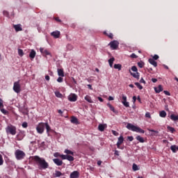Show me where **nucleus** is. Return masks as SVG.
<instances>
[{
  "instance_id": "nucleus-1",
  "label": "nucleus",
  "mask_w": 178,
  "mask_h": 178,
  "mask_svg": "<svg viewBox=\"0 0 178 178\" xmlns=\"http://www.w3.org/2000/svg\"><path fill=\"white\" fill-rule=\"evenodd\" d=\"M32 159L33 162H35V163L37 165H38L39 169H43V170L48 169L49 164L43 158H41L38 156H33L32 157Z\"/></svg>"
},
{
  "instance_id": "nucleus-2",
  "label": "nucleus",
  "mask_w": 178,
  "mask_h": 178,
  "mask_svg": "<svg viewBox=\"0 0 178 178\" xmlns=\"http://www.w3.org/2000/svg\"><path fill=\"white\" fill-rule=\"evenodd\" d=\"M127 129H128V130H131V131H136V133H140L141 134H144V133H145V131H144L143 129L134 126L130 123L127 124Z\"/></svg>"
},
{
  "instance_id": "nucleus-3",
  "label": "nucleus",
  "mask_w": 178,
  "mask_h": 178,
  "mask_svg": "<svg viewBox=\"0 0 178 178\" xmlns=\"http://www.w3.org/2000/svg\"><path fill=\"white\" fill-rule=\"evenodd\" d=\"M15 155L17 161H22V159H24L26 157V153L20 149H17L15 152Z\"/></svg>"
},
{
  "instance_id": "nucleus-4",
  "label": "nucleus",
  "mask_w": 178,
  "mask_h": 178,
  "mask_svg": "<svg viewBox=\"0 0 178 178\" xmlns=\"http://www.w3.org/2000/svg\"><path fill=\"white\" fill-rule=\"evenodd\" d=\"M6 131L8 134H11V136H16L17 129L16 127L13 125L8 126L6 129Z\"/></svg>"
},
{
  "instance_id": "nucleus-5",
  "label": "nucleus",
  "mask_w": 178,
  "mask_h": 178,
  "mask_svg": "<svg viewBox=\"0 0 178 178\" xmlns=\"http://www.w3.org/2000/svg\"><path fill=\"white\" fill-rule=\"evenodd\" d=\"M45 129V123L40 122L36 127V131L39 134H42L44 133V130Z\"/></svg>"
},
{
  "instance_id": "nucleus-6",
  "label": "nucleus",
  "mask_w": 178,
  "mask_h": 178,
  "mask_svg": "<svg viewBox=\"0 0 178 178\" xmlns=\"http://www.w3.org/2000/svg\"><path fill=\"white\" fill-rule=\"evenodd\" d=\"M13 90L15 92H17V94H19V92L22 91L21 86H20V81H18L14 83Z\"/></svg>"
},
{
  "instance_id": "nucleus-7",
  "label": "nucleus",
  "mask_w": 178,
  "mask_h": 178,
  "mask_svg": "<svg viewBox=\"0 0 178 178\" xmlns=\"http://www.w3.org/2000/svg\"><path fill=\"white\" fill-rule=\"evenodd\" d=\"M40 52H41L42 55H43V56H49L51 58H52V54H51V52H49V51H48L47 49H44L42 47L40 48Z\"/></svg>"
},
{
  "instance_id": "nucleus-8",
  "label": "nucleus",
  "mask_w": 178,
  "mask_h": 178,
  "mask_svg": "<svg viewBox=\"0 0 178 178\" xmlns=\"http://www.w3.org/2000/svg\"><path fill=\"white\" fill-rule=\"evenodd\" d=\"M0 111L3 113V115H8V113H9L8 111H6L5 108H3V100L1 98H0Z\"/></svg>"
},
{
  "instance_id": "nucleus-9",
  "label": "nucleus",
  "mask_w": 178,
  "mask_h": 178,
  "mask_svg": "<svg viewBox=\"0 0 178 178\" xmlns=\"http://www.w3.org/2000/svg\"><path fill=\"white\" fill-rule=\"evenodd\" d=\"M122 104L125 108H129L130 106V104L129 102H127V97L124 95H122Z\"/></svg>"
},
{
  "instance_id": "nucleus-10",
  "label": "nucleus",
  "mask_w": 178,
  "mask_h": 178,
  "mask_svg": "<svg viewBox=\"0 0 178 178\" xmlns=\"http://www.w3.org/2000/svg\"><path fill=\"white\" fill-rule=\"evenodd\" d=\"M109 45L112 49H118L119 47V42L116 40H113L109 43Z\"/></svg>"
},
{
  "instance_id": "nucleus-11",
  "label": "nucleus",
  "mask_w": 178,
  "mask_h": 178,
  "mask_svg": "<svg viewBox=\"0 0 178 178\" xmlns=\"http://www.w3.org/2000/svg\"><path fill=\"white\" fill-rule=\"evenodd\" d=\"M61 159L63 160L67 159V161H70V162H73V161H74V157L69 154H65V155L64 154L61 156Z\"/></svg>"
},
{
  "instance_id": "nucleus-12",
  "label": "nucleus",
  "mask_w": 178,
  "mask_h": 178,
  "mask_svg": "<svg viewBox=\"0 0 178 178\" xmlns=\"http://www.w3.org/2000/svg\"><path fill=\"white\" fill-rule=\"evenodd\" d=\"M68 99L70 101V102H76V101H77V95L72 93L68 96Z\"/></svg>"
},
{
  "instance_id": "nucleus-13",
  "label": "nucleus",
  "mask_w": 178,
  "mask_h": 178,
  "mask_svg": "<svg viewBox=\"0 0 178 178\" xmlns=\"http://www.w3.org/2000/svg\"><path fill=\"white\" fill-rule=\"evenodd\" d=\"M124 141V138H123L122 136H120L119 138H118V142H117V147L118 148H120V145H122V144H123V142Z\"/></svg>"
},
{
  "instance_id": "nucleus-14",
  "label": "nucleus",
  "mask_w": 178,
  "mask_h": 178,
  "mask_svg": "<svg viewBox=\"0 0 178 178\" xmlns=\"http://www.w3.org/2000/svg\"><path fill=\"white\" fill-rule=\"evenodd\" d=\"M53 162L57 165V166H62L63 165V161L59 159H54Z\"/></svg>"
},
{
  "instance_id": "nucleus-15",
  "label": "nucleus",
  "mask_w": 178,
  "mask_h": 178,
  "mask_svg": "<svg viewBox=\"0 0 178 178\" xmlns=\"http://www.w3.org/2000/svg\"><path fill=\"white\" fill-rule=\"evenodd\" d=\"M70 122L71 123H73V124H80V122H79V119H77V118L75 116L71 117Z\"/></svg>"
},
{
  "instance_id": "nucleus-16",
  "label": "nucleus",
  "mask_w": 178,
  "mask_h": 178,
  "mask_svg": "<svg viewBox=\"0 0 178 178\" xmlns=\"http://www.w3.org/2000/svg\"><path fill=\"white\" fill-rule=\"evenodd\" d=\"M51 35L54 38H59L60 37V32L59 31H54L51 33Z\"/></svg>"
},
{
  "instance_id": "nucleus-17",
  "label": "nucleus",
  "mask_w": 178,
  "mask_h": 178,
  "mask_svg": "<svg viewBox=\"0 0 178 178\" xmlns=\"http://www.w3.org/2000/svg\"><path fill=\"white\" fill-rule=\"evenodd\" d=\"M80 177V173L78 171H74L70 174V178H78Z\"/></svg>"
},
{
  "instance_id": "nucleus-18",
  "label": "nucleus",
  "mask_w": 178,
  "mask_h": 178,
  "mask_svg": "<svg viewBox=\"0 0 178 178\" xmlns=\"http://www.w3.org/2000/svg\"><path fill=\"white\" fill-rule=\"evenodd\" d=\"M24 138V134L23 132H19L17 136H16V139L17 141H22Z\"/></svg>"
},
{
  "instance_id": "nucleus-19",
  "label": "nucleus",
  "mask_w": 178,
  "mask_h": 178,
  "mask_svg": "<svg viewBox=\"0 0 178 178\" xmlns=\"http://www.w3.org/2000/svg\"><path fill=\"white\" fill-rule=\"evenodd\" d=\"M148 62L149 63H150V65H152L154 67H156V66H158V63H156V61H155L154 58H149Z\"/></svg>"
},
{
  "instance_id": "nucleus-20",
  "label": "nucleus",
  "mask_w": 178,
  "mask_h": 178,
  "mask_svg": "<svg viewBox=\"0 0 178 178\" xmlns=\"http://www.w3.org/2000/svg\"><path fill=\"white\" fill-rule=\"evenodd\" d=\"M154 91L156 94H159L161 91H163V88H162V85H159L157 88H154Z\"/></svg>"
},
{
  "instance_id": "nucleus-21",
  "label": "nucleus",
  "mask_w": 178,
  "mask_h": 178,
  "mask_svg": "<svg viewBox=\"0 0 178 178\" xmlns=\"http://www.w3.org/2000/svg\"><path fill=\"white\" fill-rule=\"evenodd\" d=\"M129 72L131 74V76H133L135 79H137L138 80L140 79V73L139 72H131V71L129 70Z\"/></svg>"
},
{
  "instance_id": "nucleus-22",
  "label": "nucleus",
  "mask_w": 178,
  "mask_h": 178,
  "mask_svg": "<svg viewBox=\"0 0 178 178\" xmlns=\"http://www.w3.org/2000/svg\"><path fill=\"white\" fill-rule=\"evenodd\" d=\"M14 29L17 32L23 31V28H22V25L20 24L14 25Z\"/></svg>"
},
{
  "instance_id": "nucleus-23",
  "label": "nucleus",
  "mask_w": 178,
  "mask_h": 178,
  "mask_svg": "<svg viewBox=\"0 0 178 178\" xmlns=\"http://www.w3.org/2000/svg\"><path fill=\"white\" fill-rule=\"evenodd\" d=\"M170 149L173 152V154H176V152H177L178 150V146H176V145H171Z\"/></svg>"
},
{
  "instance_id": "nucleus-24",
  "label": "nucleus",
  "mask_w": 178,
  "mask_h": 178,
  "mask_svg": "<svg viewBox=\"0 0 178 178\" xmlns=\"http://www.w3.org/2000/svg\"><path fill=\"white\" fill-rule=\"evenodd\" d=\"M57 72L60 77H65V72H63V69H58Z\"/></svg>"
},
{
  "instance_id": "nucleus-25",
  "label": "nucleus",
  "mask_w": 178,
  "mask_h": 178,
  "mask_svg": "<svg viewBox=\"0 0 178 178\" xmlns=\"http://www.w3.org/2000/svg\"><path fill=\"white\" fill-rule=\"evenodd\" d=\"M106 127V124H100L98 126V130L99 131H104V130H105Z\"/></svg>"
},
{
  "instance_id": "nucleus-26",
  "label": "nucleus",
  "mask_w": 178,
  "mask_h": 178,
  "mask_svg": "<svg viewBox=\"0 0 178 178\" xmlns=\"http://www.w3.org/2000/svg\"><path fill=\"white\" fill-rule=\"evenodd\" d=\"M107 106L112 111V112H113V113H118V111L115 110V107H113L112 104H111L110 103H108Z\"/></svg>"
},
{
  "instance_id": "nucleus-27",
  "label": "nucleus",
  "mask_w": 178,
  "mask_h": 178,
  "mask_svg": "<svg viewBox=\"0 0 178 178\" xmlns=\"http://www.w3.org/2000/svg\"><path fill=\"white\" fill-rule=\"evenodd\" d=\"M35 55H36L35 51L31 50V51L30 52V54H29V57L31 59H34L35 58Z\"/></svg>"
},
{
  "instance_id": "nucleus-28",
  "label": "nucleus",
  "mask_w": 178,
  "mask_h": 178,
  "mask_svg": "<svg viewBox=\"0 0 178 178\" xmlns=\"http://www.w3.org/2000/svg\"><path fill=\"white\" fill-rule=\"evenodd\" d=\"M113 62H115V58H111L109 60H108V63H109V65L111 67H113Z\"/></svg>"
},
{
  "instance_id": "nucleus-29",
  "label": "nucleus",
  "mask_w": 178,
  "mask_h": 178,
  "mask_svg": "<svg viewBox=\"0 0 178 178\" xmlns=\"http://www.w3.org/2000/svg\"><path fill=\"white\" fill-rule=\"evenodd\" d=\"M54 176L55 177H60V176H62V172L60 171L56 170Z\"/></svg>"
},
{
  "instance_id": "nucleus-30",
  "label": "nucleus",
  "mask_w": 178,
  "mask_h": 178,
  "mask_svg": "<svg viewBox=\"0 0 178 178\" xmlns=\"http://www.w3.org/2000/svg\"><path fill=\"white\" fill-rule=\"evenodd\" d=\"M85 99H86V101L89 102V104H92V99H91V97H90L89 95H86L85 97Z\"/></svg>"
},
{
  "instance_id": "nucleus-31",
  "label": "nucleus",
  "mask_w": 178,
  "mask_h": 178,
  "mask_svg": "<svg viewBox=\"0 0 178 178\" xmlns=\"http://www.w3.org/2000/svg\"><path fill=\"white\" fill-rule=\"evenodd\" d=\"M104 34H105V35H107V37H108V38H111V40H113V34L112 33H106V32H104Z\"/></svg>"
},
{
  "instance_id": "nucleus-32",
  "label": "nucleus",
  "mask_w": 178,
  "mask_h": 178,
  "mask_svg": "<svg viewBox=\"0 0 178 178\" xmlns=\"http://www.w3.org/2000/svg\"><path fill=\"white\" fill-rule=\"evenodd\" d=\"M170 119H171V120H174L175 122H176V120H178V115H175L174 114H172L170 115Z\"/></svg>"
},
{
  "instance_id": "nucleus-33",
  "label": "nucleus",
  "mask_w": 178,
  "mask_h": 178,
  "mask_svg": "<svg viewBox=\"0 0 178 178\" xmlns=\"http://www.w3.org/2000/svg\"><path fill=\"white\" fill-rule=\"evenodd\" d=\"M145 65V63L142 60H140L138 63V67H140V69H143V67H144Z\"/></svg>"
},
{
  "instance_id": "nucleus-34",
  "label": "nucleus",
  "mask_w": 178,
  "mask_h": 178,
  "mask_svg": "<svg viewBox=\"0 0 178 178\" xmlns=\"http://www.w3.org/2000/svg\"><path fill=\"white\" fill-rule=\"evenodd\" d=\"M159 116L161 118H166V111H162L159 113Z\"/></svg>"
},
{
  "instance_id": "nucleus-35",
  "label": "nucleus",
  "mask_w": 178,
  "mask_h": 178,
  "mask_svg": "<svg viewBox=\"0 0 178 178\" xmlns=\"http://www.w3.org/2000/svg\"><path fill=\"white\" fill-rule=\"evenodd\" d=\"M44 127H46L47 133H49L51 131V127H49L48 123H44Z\"/></svg>"
},
{
  "instance_id": "nucleus-36",
  "label": "nucleus",
  "mask_w": 178,
  "mask_h": 178,
  "mask_svg": "<svg viewBox=\"0 0 178 178\" xmlns=\"http://www.w3.org/2000/svg\"><path fill=\"white\" fill-rule=\"evenodd\" d=\"M136 138L138 141H139V143H144V138L137 136Z\"/></svg>"
},
{
  "instance_id": "nucleus-37",
  "label": "nucleus",
  "mask_w": 178,
  "mask_h": 178,
  "mask_svg": "<svg viewBox=\"0 0 178 178\" xmlns=\"http://www.w3.org/2000/svg\"><path fill=\"white\" fill-rule=\"evenodd\" d=\"M64 152L67 154V155H74V153L69 149H65Z\"/></svg>"
},
{
  "instance_id": "nucleus-38",
  "label": "nucleus",
  "mask_w": 178,
  "mask_h": 178,
  "mask_svg": "<svg viewBox=\"0 0 178 178\" xmlns=\"http://www.w3.org/2000/svg\"><path fill=\"white\" fill-rule=\"evenodd\" d=\"M114 69H118V70H122V65L120 64H115Z\"/></svg>"
},
{
  "instance_id": "nucleus-39",
  "label": "nucleus",
  "mask_w": 178,
  "mask_h": 178,
  "mask_svg": "<svg viewBox=\"0 0 178 178\" xmlns=\"http://www.w3.org/2000/svg\"><path fill=\"white\" fill-rule=\"evenodd\" d=\"M168 130H169V131H170V133L173 134L175 133V131H176V129H175V128L172 127H167Z\"/></svg>"
},
{
  "instance_id": "nucleus-40",
  "label": "nucleus",
  "mask_w": 178,
  "mask_h": 178,
  "mask_svg": "<svg viewBox=\"0 0 178 178\" xmlns=\"http://www.w3.org/2000/svg\"><path fill=\"white\" fill-rule=\"evenodd\" d=\"M65 155V154H60L59 152H56L54 154V156H55V158H62V156Z\"/></svg>"
},
{
  "instance_id": "nucleus-41",
  "label": "nucleus",
  "mask_w": 178,
  "mask_h": 178,
  "mask_svg": "<svg viewBox=\"0 0 178 178\" xmlns=\"http://www.w3.org/2000/svg\"><path fill=\"white\" fill-rule=\"evenodd\" d=\"M132 169L134 172H136L138 170V166L136 163H134L132 165Z\"/></svg>"
},
{
  "instance_id": "nucleus-42",
  "label": "nucleus",
  "mask_w": 178,
  "mask_h": 178,
  "mask_svg": "<svg viewBox=\"0 0 178 178\" xmlns=\"http://www.w3.org/2000/svg\"><path fill=\"white\" fill-rule=\"evenodd\" d=\"M135 86H136V87H137L139 90H143V86H141V84H140V83L136 82V83H135Z\"/></svg>"
},
{
  "instance_id": "nucleus-43",
  "label": "nucleus",
  "mask_w": 178,
  "mask_h": 178,
  "mask_svg": "<svg viewBox=\"0 0 178 178\" xmlns=\"http://www.w3.org/2000/svg\"><path fill=\"white\" fill-rule=\"evenodd\" d=\"M67 51H72V49H73V45L71 44H67Z\"/></svg>"
},
{
  "instance_id": "nucleus-44",
  "label": "nucleus",
  "mask_w": 178,
  "mask_h": 178,
  "mask_svg": "<svg viewBox=\"0 0 178 178\" xmlns=\"http://www.w3.org/2000/svg\"><path fill=\"white\" fill-rule=\"evenodd\" d=\"M18 55H19L20 56H23L24 55V53L23 52L22 49H18Z\"/></svg>"
},
{
  "instance_id": "nucleus-45",
  "label": "nucleus",
  "mask_w": 178,
  "mask_h": 178,
  "mask_svg": "<svg viewBox=\"0 0 178 178\" xmlns=\"http://www.w3.org/2000/svg\"><path fill=\"white\" fill-rule=\"evenodd\" d=\"M2 165H3V157L2 154H0V166H2Z\"/></svg>"
},
{
  "instance_id": "nucleus-46",
  "label": "nucleus",
  "mask_w": 178,
  "mask_h": 178,
  "mask_svg": "<svg viewBox=\"0 0 178 178\" xmlns=\"http://www.w3.org/2000/svg\"><path fill=\"white\" fill-rule=\"evenodd\" d=\"M130 58H132L133 59H136V58H138V56H137L136 54L133 53L132 54H131Z\"/></svg>"
},
{
  "instance_id": "nucleus-47",
  "label": "nucleus",
  "mask_w": 178,
  "mask_h": 178,
  "mask_svg": "<svg viewBox=\"0 0 178 178\" xmlns=\"http://www.w3.org/2000/svg\"><path fill=\"white\" fill-rule=\"evenodd\" d=\"M131 70H132V72H136V73L138 72V69H137V67H136V66H132Z\"/></svg>"
},
{
  "instance_id": "nucleus-48",
  "label": "nucleus",
  "mask_w": 178,
  "mask_h": 178,
  "mask_svg": "<svg viewBox=\"0 0 178 178\" xmlns=\"http://www.w3.org/2000/svg\"><path fill=\"white\" fill-rule=\"evenodd\" d=\"M3 15L6 16V17H9V13H8V11L4 10V11L3 12Z\"/></svg>"
},
{
  "instance_id": "nucleus-49",
  "label": "nucleus",
  "mask_w": 178,
  "mask_h": 178,
  "mask_svg": "<svg viewBox=\"0 0 178 178\" xmlns=\"http://www.w3.org/2000/svg\"><path fill=\"white\" fill-rule=\"evenodd\" d=\"M22 126L24 127V129H27L28 124L27 122H24L22 123Z\"/></svg>"
},
{
  "instance_id": "nucleus-50",
  "label": "nucleus",
  "mask_w": 178,
  "mask_h": 178,
  "mask_svg": "<svg viewBox=\"0 0 178 178\" xmlns=\"http://www.w3.org/2000/svg\"><path fill=\"white\" fill-rule=\"evenodd\" d=\"M57 81L58 83H62L63 81V78L59 76L58 79H57Z\"/></svg>"
},
{
  "instance_id": "nucleus-51",
  "label": "nucleus",
  "mask_w": 178,
  "mask_h": 178,
  "mask_svg": "<svg viewBox=\"0 0 178 178\" xmlns=\"http://www.w3.org/2000/svg\"><path fill=\"white\" fill-rule=\"evenodd\" d=\"M56 97H58V98H60V97H63L62 94L60 92H56Z\"/></svg>"
},
{
  "instance_id": "nucleus-52",
  "label": "nucleus",
  "mask_w": 178,
  "mask_h": 178,
  "mask_svg": "<svg viewBox=\"0 0 178 178\" xmlns=\"http://www.w3.org/2000/svg\"><path fill=\"white\" fill-rule=\"evenodd\" d=\"M145 118H148L149 119H151V114L149 113V112H147L145 113Z\"/></svg>"
},
{
  "instance_id": "nucleus-53",
  "label": "nucleus",
  "mask_w": 178,
  "mask_h": 178,
  "mask_svg": "<svg viewBox=\"0 0 178 178\" xmlns=\"http://www.w3.org/2000/svg\"><path fill=\"white\" fill-rule=\"evenodd\" d=\"M112 134H113V136H119V133L115 130H112Z\"/></svg>"
},
{
  "instance_id": "nucleus-54",
  "label": "nucleus",
  "mask_w": 178,
  "mask_h": 178,
  "mask_svg": "<svg viewBox=\"0 0 178 178\" xmlns=\"http://www.w3.org/2000/svg\"><path fill=\"white\" fill-rule=\"evenodd\" d=\"M152 59H154V60H158V59H159V56L156 54L153 56Z\"/></svg>"
},
{
  "instance_id": "nucleus-55",
  "label": "nucleus",
  "mask_w": 178,
  "mask_h": 178,
  "mask_svg": "<svg viewBox=\"0 0 178 178\" xmlns=\"http://www.w3.org/2000/svg\"><path fill=\"white\" fill-rule=\"evenodd\" d=\"M149 131H151L152 133H155V134H158V131H155L154 129H149Z\"/></svg>"
},
{
  "instance_id": "nucleus-56",
  "label": "nucleus",
  "mask_w": 178,
  "mask_h": 178,
  "mask_svg": "<svg viewBox=\"0 0 178 178\" xmlns=\"http://www.w3.org/2000/svg\"><path fill=\"white\" fill-rule=\"evenodd\" d=\"M54 19H55L56 22H58V23H60L62 22V20H60V19H59V17H55Z\"/></svg>"
},
{
  "instance_id": "nucleus-57",
  "label": "nucleus",
  "mask_w": 178,
  "mask_h": 178,
  "mask_svg": "<svg viewBox=\"0 0 178 178\" xmlns=\"http://www.w3.org/2000/svg\"><path fill=\"white\" fill-rule=\"evenodd\" d=\"M128 140L129 141H133V140H134V138L133 136H128Z\"/></svg>"
},
{
  "instance_id": "nucleus-58",
  "label": "nucleus",
  "mask_w": 178,
  "mask_h": 178,
  "mask_svg": "<svg viewBox=\"0 0 178 178\" xmlns=\"http://www.w3.org/2000/svg\"><path fill=\"white\" fill-rule=\"evenodd\" d=\"M140 83H143V84H145V80H144V78L140 79Z\"/></svg>"
},
{
  "instance_id": "nucleus-59",
  "label": "nucleus",
  "mask_w": 178,
  "mask_h": 178,
  "mask_svg": "<svg viewBox=\"0 0 178 178\" xmlns=\"http://www.w3.org/2000/svg\"><path fill=\"white\" fill-rule=\"evenodd\" d=\"M114 155H115L116 156H119V151L115 150Z\"/></svg>"
},
{
  "instance_id": "nucleus-60",
  "label": "nucleus",
  "mask_w": 178,
  "mask_h": 178,
  "mask_svg": "<svg viewBox=\"0 0 178 178\" xmlns=\"http://www.w3.org/2000/svg\"><path fill=\"white\" fill-rule=\"evenodd\" d=\"M136 101H137V97L136 96L133 97V102L134 104H136Z\"/></svg>"
},
{
  "instance_id": "nucleus-61",
  "label": "nucleus",
  "mask_w": 178,
  "mask_h": 178,
  "mask_svg": "<svg viewBox=\"0 0 178 178\" xmlns=\"http://www.w3.org/2000/svg\"><path fill=\"white\" fill-rule=\"evenodd\" d=\"M97 99H99V101L100 102H104V99H102V97H97Z\"/></svg>"
},
{
  "instance_id": "nucleus-62",
  "label": "nucleus",
  "mask_w": 178,
  "mask_h": 178,
  "mask_svg": "<svg viewBox=\"0 0 178 178\" xmlns=\"http://www.w3.org/2000/svg\"><path fill=\"white\" fill-rule=\"evenodd\" d=\"M152 83H156V81H158V79H156L155 78H152Z\"/></svg>"
},
{
  "instance_id": "nucleus-63",
  "label": "nucleus",
  "mask_w": 178,
  "mask_h": 178,
  "mask_svg": "<svg viewBox=\"0 0 178 178\" xmlns=\"http://www.w3.org/2000/svg\"><path fill=\"white\" fill-rule=\"evenodd\" d=\"M45 79L47 81H49V79H50V77L49 75H46L45 76Z\"/></svg>"
},
{
  "instance_id": "nucleus-64",
  "label": "nucleus",
  "mask_w": 178,
  "mask_h": 178,
  "mask_svg": "<svg viewBox=\"0 0 178 178\" xmlns=\"http://www.w3.org/2000/svg\"><path fill=\"white\" fill-rule=\"evenodd\" d=\"M164 94H165V95H170V92H169L166 90H164Z\"/></svg>"
}]
</instances>
